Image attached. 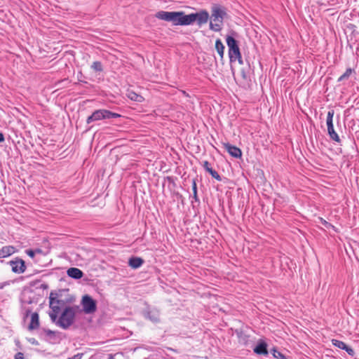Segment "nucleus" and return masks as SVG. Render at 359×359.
Wrapping results in <instances>:
<instances>
[{
    "label": "nucleus",
    "mask_w": 359,
    "mask_h": 359,
    "mask_svg": "<svg viewBox=\"0 0 359 359\" xmlns=\"http://www.w3.org/2000/svg\"><path fill=\"white\" fill-rule=\"evenodd\" d=\"M156 18L166 22H170L173 25L186 26L196 22L198 26L208 22L210 15L207 11L201 10L196 13L186 15L183 11H161L156 13Z\"/></svg>",
    "instance_id": "obj_1"
},
{
    "label": "nucleus",
    "mask_w": 359,
    "mask_h": 359,
    "mask_svg": "<svg viewBox=\"0 0 359 359\" xmlns=\"http://www.w3.org/2000/svg\"><path fill=\"white\" fill-rule=\"evenodd\" d=\"M79 311V306L65 307L60 318H57L55 323L57 326L66 330L74 323L75 316Z\"/></svg>",
    "instance_id": "obj_2"
},
{
    "label": "nucleus",
    "mask_w": 359,
    "mask_h": 359,
    "mask_svg": "<svg viewBox=\"0 0 359 359\" xmlns=\"http://www.w3.org/2000/svg\"><path fill=\"white\" fill-rule=\"evenodd\" d=\"M226 11L219 6H215L212 9L210 29L215 32H219L223 25V20L226 15Z\"/></svg>",
    "instance_id": "obj_3"
},
{
    "label": "nucleus",
    "mask_w": 359,
    "mask_h": 359,
    "mask_svg": "<svg viewBox=\"0 0 359 359\" xmlns=\"http://www.w3.org/2000/svg\"><path fill=\"white\" fill-rule=\"evenodd\" d=\"M49 299V305L51 309L49 316L53 322H55L61 309L65 306V302L62 299H59L57 294L53 292H50Z\"/></svg>",
    "instance_id": "obj_4"
},
{
    "label": "nucleus",
    "mask_w": 359,
    "mask_h": 359,
    "mask_svg": "<svg viewBox=\"0 0 359 359\" xmlns=\"http://www.w3.org/2000/svg\"><path fill=\"white\" fill-rule=\"evenodd\" d=\"M226 41L229 47V55L230 60L231 62L238 60L239 64H243L240 48L236 39L233 36H227Z\"/></svg>",
    "instance_id": "obj_5"
},
{
    "label": "nucleus",
    "mask_w": 359,
    "mask_h": 359,
    "mask_svg": "<svg viewBox=\"0 0 359 359\" xmlns=\"http://www.w3.org/2000/svg\"><path fill=\"white\" fill-rule=\"evenodd\" d=\"M121 115L119 114L114 113L107 109H98L95 111L90 116L88 117L86 123L89 124L93 121L118 118Z\"/></svg>",
    "instance_id": "obj_6"
},
{
    "label": "nucleus",
    "mask_w": 359,
    "mask_h": 359,
    "mask_svg": "<svg viewBox=\"0 0 359 359\" xmlns=\"http://www.w3.org/2000/svg\"><path fill=\"white\" fill-rule=\"evenodd\" d=\"M81 304L83 311L86 313H92L96 311V302L88 295H84L83 297Z\"/></svg>",
    "instance_id": "obj_7"
},
{
    "label": "nucleus",
    "mask_w": 359,
    "mask_h": 359,
    "mask_svg": "<svg viewBox=\"0 0 359 359\" xmlns=\"http://www.w3.org/2000/svg\"><path fill=\"white\" fill-rule=\"evenodd\" d=\"M12 271L15 273H22L26 271V265L24 260L16 257L15 259L9 262Z\"/></svg>",
    "instance_id": "obj_8"
},
{
    "label": "nucleus",
    "mask_w": 359,
    "mask_h": 359,
    "mask_svg": "<svg viewBox=\"0 0 359 359\" xmlns=\"http://www.w3.org/2000/svg\"><path fill=\"white\" fill-rule=\"evenodd\" d=\"M223 146L231 156L234 158L241 157L242 151L238 147L233 146L229 143H223Z\"/></svg>",
    "instance_id": "obj_9"
},
{
    "label": "nucleus",
    "mask_w": 359,
    "mask_h": 359,
    "mask_svg": "<svg viewBox=\"0 0 359 359\" xmlns=\"http://www.w3.org/2000/svg\"><path fill=\"white\" fill-rule=\"evenodd\" d=\"M332 343L334 346L340 349L345 350L350 355H354L353 349L348 346L344 342L337 339H332Z\"/></svg>",
    "instance_id": "obj_10"
},
{
    "label": "nucleus",
    "mask_w": 359,
    "mask_h": 359,
    "mask_svg": "<svg viewBox=\"0 0 359 359\" xmlns=\"http://www.w3.org/2000/svg\"><path fill=\"white\" fill-rule=\"evenodd\" d=\"M39 316L36 312L31 314L30 323L28 326L29 330H36L39 327Z\"/></svg>",
    "instance_id": "obj_11"
},
{
    "label": "nucleus",
    "mask_w": 359,
    "mask_h": 359,
    "mask_svg": "<svg viewBox=\"0 0 359 359\" xmlns=\"http://www.w3.org/2000/svg\"><path fill=\"white\" fill-rule=\"evenodd\" d=\"M16 252V249L13 245H6L4 246L0 249V258H6L12 255H13Z\"/></svg>",
    "instance_id": "obj_12"
},
{
    "label": "nucleus",
    "mask_w": 359,
    "mask_h": 359,
    "mask_svg": "<svg viewBox=\"0 0 359 359\" xmlns=\"http://www.w3.org/2000/svg\"><path fill=\"white\" fill-rule=\"evenodd\" d=\"M67 275L74 279H80L83 277V273L78 268L72 267L67 271Z\"/></svg>",
    "instance_id": "obj_13"
},
{
    "label": "nucleus",
    "mask_w": 359,
    "mask_h": 359,
    "mask_svg": "<svg viewBox=\"0 0 359 359\" xmlns=\"http://www.w3.org/2000/svg\"><path fill=\"white\" fill-rule=\"evenodd\" d=\"M144 263V259L141 257H133L129 259L128 265L134 269L140 268Z\"/></svg>",
    "instance_id": "obj_14"
},
{
    "label": "nucleus",
    "mask_w": 359,
    "mask_h": 359,
    "mask_svg": "<svg viewBox=\"0 0 359 359\" xmlns=\"http://www.w3.org/2000/svg\"><path fill=\"white\" fill-rule=\"evenodd\" d=\"M254 352L259 355H266L268 354L267 345L265 342L259 343L255 348Z\"/></svg>",
    "instance_id": "obj_15"
},
{
    "label": "nucleus",
    "mask_w": 359,
    "mask_h": 359,
    "mask_svg": "<svg viewBox=\"0 0 359 359\" xmlns=\"http://www.w3.org/2000/svg\"><path fill=\"white\" fill-rule=\"evenodd\" d=\"M127 97L129 99H130L131 100L138 102H142L144 100V97L142 95H140L132 90H129L128 92Z\"/></svg>",
    "instance_id": "obj_16"
},
{
    "label": "nucleus",
    "mask_w": 359,
    "mask_h": 359,
    "mask_svg": "<svg viewBox=\"0 0 359 359\" xmlns=\"http://www.w3.org/2000/svg\"><path fill=\"white\" fill-rule=\"evenodd\" d=\"M215 48L221 58H223L224 53V46L220 39H217L215 41Z\"/></svg>",
    "instance_id": "obj_17"
},
{
    "label": "nucleus",
    "mask_w": 359,
    "mask_h": 359,
    "mask_svg": "<svg viewBox=\"0 0 359 359\" xmlns=\"http://www.w3.org/2000/svg\"><path fill=\"white\" fill-rule=\"evenodd\" d=\"M327 132H328V134L332 140H334L337 142H339V141H340L339 137L337 134V133L334 131V126H332L331 128H328Z\"/></svg>",
    "instance_id": "obj_18"
},
{
    "label": "nucleus",
    "mask_w": 359,
    "mask_h": 359,
    "mask_svg": "<svg viewBox=\"0 0 359 359\" xmlns=\"http://www.w3.org/2000/svg\"><path fill=\"white\" fill-rule=\"evenodd\" d=\"M334 115V111L333 109L330 110L327 112V126L328 128H331L333 126V116Z\"/></svg>",
    "instance_id": "obj_19"
},
{
    "label": "nucleus",
    "mask_w": 359,
    "mask_h": 359,
    "mask_svg": "<svg viewBox=\"0 0 359 359\" xmlns=\"http://www.w3.org/2000/svg\"><path fill=\"white\" fill-rule=\"evenodd\" d=\"M352 73L353 69L351 68H348L346 72L338 79V81H341L348 79Z\"/></svg>",
    "instance_id": "obj_20"
},
{
    "label": "nucleus",
    "mask_w": 359,
    "mask_h": 359,
    "mask_svg": "<svg viewBox=\"0 0 359 359\" xmlns=\"http://www.w3.org/2000/svg\"><path fill=\"white\" fill-rule=\"evenodd\" d=\"M91 67L95 72H102V63L99 61H95V62H93Z\"/></svg>",
    "instance_id": "obj_21"
},
{
    "label": "nucleus",
    "mask_w": 359,
    "mask_h": 359,
    "mask_svg": "<svg viewBox=\"0 0 359 359\" xmlns=\"http://www.w3.org/2000/svg\"><path fill=\"white\" fill-rule=\"evenodd\" d=\"M208 172L210 173V175L213 177L215 178V180H217V181H221L222 180V178L220 177V175L218 174V172L217 171H215V170H213L212 168H211Z\"/></svg>",
    "instance_id": "obj_22"
},
{
    "label": "nucleus",
    "mask_w": 359,
    "mask_h": 359,
    "mask_svg": "<svg viewBox=\"0 0 359 359\" xmlns=\"http://www.w3.org/2000/svg\"><path fill=\"white\" fill-rule=\"evenodd\" d=\"M320 220L321 222V223L325 226L327 228H332L335 231H337V229H336V227L334 226H333L332 224H331L330 223L327 222V221H325V219H323L322 217L320 218Z\"/></svg>",
    "instance_id": "obj_23"
},
{
    "label": "nucleus",
    "mask_w": 359,
    "mask_h": 359,
    "mask_svg": "<svg viewBox=\"0 0 359 359\" xmlns=\"http://www.w3.org/2000/svg\"><path fill=\"white\" fill-rule=\"evenodd\" d=\"M35 252L41 253L42 251L40 249L36 250V251H34L32 250H26L27 255L30 257L31 258H34Z\"/></svg>",
    "instance_id": "obj_24"
},
{
    "label": "nucleus",
    "mask_w": 359,
    "mask_h": 359,
    "mask_svg": "<svg viewBox=\"0 0 359 359\" xmlns=\"http://www.w3.org/2000/svg\"><path fill=\"white\" fill-rule=\"evenodd\" d=\"M192 189H193L194 196L195 198H196V197H197V187H196V183L195 180H193V182H192Z\"/></svg>",
    "instance_id": "obj_25"
},
{
    "label": "nucleus",
    "mask_w": 359,
    "mask_h": 359,
    "mask_svg": "<svg viewBox=\"0 0 359 359\" xmlns=\"http://www.w3.org/2000/svg\"><path fill=\"white\" fill-rule=\"evenodd\" d=\"M203 168H205V170L208 172V171L212 168L210 166V163H208V161H205L203 163Z\"/></svg>",
    "instance_id": "obj_26"
},
{
    "label": "nucleus",
    "mask_w": 359,
    "mask_h": 359,
    "mask_svg": "<svg viewBox=\"0 0 359 359\" xmlns=\"http://www.w3.org/2000/svg\"><path fill=\"white\" fill-rule=\"evenodd\" d=\"M43 332L47 336H54L55 334V332L50 330H44Z\"/></svg>",
    "instance_id": "obj_27"
},
{
    "label": "nucleus",
    "mask_w": 359,
    "mask_h": 359,
    "mask_svg": "<svg viewBox=\"0 0 359 359\" xmlns=\"http://www.w3.org/2000/svg\"><path fill=\"white\" fill-rule=\"evenodd\" d=\"M15 359H24V355L21 352H18L15 355Z\"/></svg>",
    "instance_id": "obj_28"
},
{
    "label": "nucleus",
    "mask_w": 359,
    "mask_h": 359,
    "mask_svg": "<svg viewBox=\"0 0 359 359\" xmlns=\"http://www.w3.org/2000/svg\"><path fill=\"white\" fill-rule=\"evenodd\" d=\"M83 356V353H77L74 355V356L69 358L68 359H81Z\"/></svg>",
    "instance_id": "obj_29"
},
{
    "label": "nucleus",
    "mask_w": 359,
    "mask_h": 359,
    "mask_svg": "<svg viewBox=\"0 0 359 359\" xmlns=\"http://www.w3.org/2000/svg\"><path fill=\"white\" fill-rule=\"evenodd\" d=\"M4 141V136L3 133H0V142H2Z\"/></svg>",
    "instance_id": "obj_30"
}]
</instances>
